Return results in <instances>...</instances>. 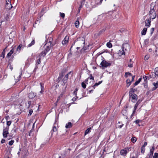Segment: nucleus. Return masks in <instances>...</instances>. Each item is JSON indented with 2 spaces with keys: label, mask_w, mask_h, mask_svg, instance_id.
Masks as SVG:
<instances>
[{
  "label": "nucleus",
  "mask_w": 158,
  "mask_h": 158,
  "mask_svg": "<svg viewBox=\"0 0 158 158\" xmlns=\"http://www.w3.org/2000/svg\"><path fill=\"white\" fill-rule=\"evenodd\" d=\"M127 74L131 76H132V75L131 73L129 72H127L125 73V77H127Z\"/></svg>",
  "instance_id": "37"
},
{
  "label": "nucleus",
  "mask_w": 158,
  "mask_h": 158,
  "mask_svg": "<svg viewBox=\"0 0 158 158\" xmlns=\"http://www.w3.org/2000/svg\"><path fill=\"white\" fill-rule=\"evenodd\" d=\"M102 81H99L98 83L99 85L102 83Z\"/></svg>",
  "instance_id": "61"
},
{
  "label": "nucleus",
  "mask_w": 158,
  "mask_h": 158,
  "mask_svg": "<svg viewBox=\"0 0 158 158\" xmlns=\"http://www.w3.org/2000/svg\"><path fill=\"white\" fill-rule=\"evenodd\" d=\"M40 85L41 87V90L40 91V93L41 94H42L44 92V84L42 82L40 83Z\"/></svg>",
  "instance_id": "21"
},
{
  "label": "nucleus",
  "mask_w": 158,
  "mask_h": 158,
  "mask_svg": "<svg viewBox=\"0 0 158 158\" xmlns=\"http://www.w3.org/2000/svg\"><path fill=\"white\" fill-rule=\"evenodd\" d=\"M52 46L49 44H46L44 46V50L42 51L40 54V57H44L46 55L47 53L50 50L51 47Z\"/></svg>",
  "instance_id": "1"
},
{
  "label": "nucleus",
  "mask_w": 158,
  "mask_h": 158,
  "mask_svg": "<svg viewBox=\"0 0 158 158\" xmlns=\"http://www.w3.org/2000/svg\"><path fill=\"white\" fill-rule=\"evenodd\" d=\"M60 97H61V96H60H60H59V97H58V98L57 99V101H56V102H57L59 101V100H60Z\"/></svg>",
  "instance_id": "59"
},
{
  "label": "nucleus",
  "mask_w": 158,
  "mask_h": 158,
  "mask_svg": "<svg viewBox=\"0 0 158 158\" xmlns=\"http://www.w3.org/2000/svg\"><path fill=\"white\" fill-rule=\"evenodd\" d=\"M148 39H146L144 40V43L145 45H147L148 44Z\"/></svg>",
  "instance_id": "47"
},
{
  "label": "nucleus",
  "mask_w": 158,
  "mask_h": 158,
  "mask_svg": "<svg viewBox=\"0 0 158 158\" xmlns=\"http://www.w3.org/2000/svg\"><path fill=\"white\" fill-rule=\"evenodd\" d=\"M9 127L4 128L3 131V136L4 138H6L9 134Z\"/></svg>",
  "instance_id": "5"
},
{
  "label": "nucleus",
  "mask_w": 158,
  "mask_h": 158,
  "mask_svg": "<svg viewBox=\"0 0 158 158\" xmlns=\"http://www.w3.org/2000/svg\"><path fill=\"white\" fill-rule=\"evenodd\" d=\"M128 66L130 68L132 67V63H130V64H128Z\"/></svg>",
  "instance_id": "51"
},
{
  "label": "nucleus",
  "mask_w": 158,
  "mask_h": 158,
  "mask_svg": "<svg viewBox=\"0 0 158 158\" xmlns=\"http://www.w3.org/2000/svg\"><path fill=\"white\" fill-rule=\"evenodd\" d=\"M123 50L126 52L129 51L130 49V47L129 44L127 43L123 44L122 48Z\"/></svg>",
  "instance_id": "6"
},
{
  "label": "nucleus",
  "mask_w": 158,
  "mask_h": 158,
  "mask_svg": "<svg viewBox=\"0 0 158 158\" xmlns=\"http://www.w3.org/2000/svg\"><path fill=\"white\" fill-rule=\"evenodd\" d=\"M118 123L119 124H120L119 125H118V127H119L120 128H122V127L123 126V124L122 123L120 124V122H118Z\"/></svg>",
  "instance_id": "46"
},
{
  "label": "nucleus",
  "mask_w": 158,
  "mask_h": 158,
  "mask_svg": "<svg viewBox=\"0 0 158 158\" xmlns=\"http://www.w3.org/2000/svg\"><path fill=\"white\" fill-rule=\"evenodd\" d=\"M5 142V140L4 139H2L1 141V143H4Z\"/></svg>",
  "instance_id": "54"
},
{
  "label": "nucleus",
  "mask_w": 158,
  "mask_h": 158,
  "mask_svg": "<svg viewBox=\"0 0 158 158\" xmlns=\"http://www.w3.org/2000/svg\"><path fill=\"white\" fill-rule=\"evenodd\" d=\"M106 46L108 48H111L112 47V44L110 42H108L107 43Z\"/></svg>",
  "instance_id": "33"
},
{
  "label": "nucleus",
  "mask_w": 158,
  "mask_h": 158,
  "mask_svg": "<svg viewBox=\"0 0 158 158\" xmlns=\"http://www.w3.org/2000/svg\"><path fill=\"white\" fill-rule=\"evenodd\" d=\"M43 58V57H40V55L38 57H37V58L38 59L37 60V63L38 64H40L41 63L40 59Z\"/></svg>",
  "instance_id": "27"
},
{
  "label": "nucleus",
  "mask_w": 158,
  "mask_h": 158,
  "mask_svg": "<svg viewBox=\"0 0 158 158\" xmlns=\"http://www.w3.org/2000/svg\"><path fill=\"white\" fill-rule=\"evenodd\" d=\"M52 40L53 39L52 37H48L47 40V43L46 44H49L50 45H51L52 46H53L54 45V44H52Z\"/></svg>",
  "instance_id": "9"
},
{
  "label": "nucleus",
  "mask_w": 158,
  "mask_h": 158,
  "mask_svg": "<svg viewBox=\"0 0 158 158\" xmlns=\"http://www.w3.org/2000/svg\"><path fill=\"white\" fill-rule=\"evenodd\" d=\"M90 77H90V80H91V79H92L93 80H94V77H92L91 75V76H90Z\"/></svg>",
  "instance_id": "58"
},
{
  "label": "nucleus",
  "mask_w": 158,
  "mask_h": 158,
  "mask_svg": "<svg viewBox=\"0 0 158 158\" xmlns=\"http://www.w3.org/2000/svg\"><path fill=\"white\" fill-rule=\"evenodd\" d=\"M147 28L146 27H144L142 31H141V34L142 35H146V32L147 31Z\"/></svg>",
  "instance_id": "22"
},
{
  "label": "nucleus",
  "mask_w": 158,
  "mask_h": 158,
  "mask_svg": "<svg viewBox=\"0 0 158 158\" xmlns=\"http://www.w3.org/2000/svg\"><path fill=\"white\" fill-rule=\"evenodd\" d=\"M14 48H13L10 50V52L7 54L6 56L8 57H10L11 55L13 53L14 51Z\"/></svg>",
  "instance_id": "20"
},
{
  "label": "nucleus",
  "mask_w": 158,
  "mask_h": 158,
  "mask_svg": "<svg viewBox=\"0 0 158 158\" xmlns=\"http://www.w3.org/2000/svg\"><path fill=\"white\" fill-rule=\"evenodd\" d=\"M143 78L145 81L147 79V77L146 76H145L144 77H143Z\"/></svg>",
  "instance_id": "55"
},
{
  "label": "nucleus",
  "mask_w": 158,
  "mask_h": 158,
  "mask_svg": "<svg viewBox=\"0 0 158 158\" xmlns=\"http://www.w3.org/2000/svg\"><path fill=\"white\" fill-rule=\"evenodd\" d=\"M72 101H75L76 100V98H75V97H73L72 98Z\"/></svg>",
  "instance_id": "57"
},
{
  "label": "nucleus",
  "mask_w": 158,
  "mask_h": 158,
  "mask_svg": "<svg viewBox=\"0 0 158 158\" xmlns=\"http://www.w3.org/2000/svg\"><path fill=\"white\" fill-rule=\"evenodd\" d=\"M140 122H141L140 120L139 119L135 121V123L137 124L139 123Z\"/></svg>",
  "instance_id": "50"
},
{
  "label": "nucleus",
  "mask_w": 158,
  "mask_h": 158,
  "mask_svg": "<svg viewBox=\"0 0 158 158\" xmlns=\"http://www.w3.org/2000/svg\"><path fill=\"white\" fill-rule=\"evenodd\" d=\"M145 147H142L141 149V152L142 153H144L145 152Z\"/></svg>",
  "instance_id": "36"
},
{
  "label": "nucleus",
  "mask_w": 158,
  "mask_h": 158,
  "mask_svg": "<svg viewBox=\"0 0 158 158\" xmlns=\"http://www.w3.org/2000/svg\"><path fill=\"white\" fill-rule=\"evenodd\" d=\"M14 140H11L9 142V144L10 145H12L13 144V143H14Z\"/></svg>",
  "instance_id": "34"
},
{
  "label": "nucleus",
  "mask_w": 158,
  "mask_h": 158,
  "mask_svg": "<svg viewBox=\"0 0 158 158\" xmlns=\"http://www.w3.org/2000/svg\"><path fill=\"white\" fill-rule=\"evenodd\" d=\"M130 96V94L129 95ZM131 101L132 102H136L137 99V95L135 94H133L131 95Z\"/></svg>",
  "instance_id": "8"
},
{
  "label": "nucleus",
  "mask_w": 158,
  "mask_h": 158,
  "mask_svg": "<svg viewBox=\"0 0 158 158\" xmlns=\"http://www.w3.org/2000/svg\"><path fill=\"white\" fill-rule=\"evenodd\" d=\"M150 19H154L156 17V13L155 10L153 9L150 10L149 12Z\"/></svg>",
  "instance_id": "4"
},
{
  "label": "nucleus",
  "mask_w": 158,
  "mask_h": 158,
  "mask_svg": "<svg viewBox=\"0 0 158 158\" xmlns=\"http://www.w3.org/2000/svg\"><path fill=\"white\" fill-rule=\"evenodd\" d=\"M11 0H6V8L8 10H10L12 7L11 3Z\"/></svg>",
  "instance_id": "7"
},
{
  "label": "nucleus",
  "mask_w": 158,
  "mask_h": 158,
  "mask_svg": "<svg viewBox=\"0 0 158 158\" xmlns=\"http://www.w3.org/2000/svg\"><path fill=\"white\" fill-rule=\"evenodd\" d=\"M111 65V63L108 62L105 60H103L101 63L100 66L102 69H104L110 66Z\"/></svg>",
  "instance_id": "2"
},
{
  "label": "nucleus",
  "mask_w": 158,
  "mask_h": 158,
  "mask_svg": "<svg viewBox=\"0 0 158 158\" xmlns=\"http://www.w3.org/2000/svg\"><path fill=\"white\" fill-rule=\"evenodd\" d=\"M22 71L21 70L20 73V74L18 76V75L17 74H16L15 76V80H16L15 82H18V81H19L20 79V78L21 76L22 73Z\"/></svg>",
  "instance_id": "10"
},
{
  "label": "nucleus",
  "mask_w": 158,
  "mask_h": 158,
  "mask_svg": "<svg viewBox=\"0 0 158 158\" xmlns=\"http://www.w3.org/2000/svg\"><path fill=\"white\" fill-rule=\"evenodd\" d=\"M91 129V128L89 127L87 129L85 132V135H86L88 133H89V132H90V130Z\"/></svg>",
  "instance_id": "26"
},
{
  "label": "nucleus",
  "mask_w": 158,
  "mask_h": 158,
  "mask_svg": "<svg viewBox=\"0 0 158 158\" xmlns=\"http://www.w3.org/2000/svg\"><path fill=\"white\" fill-rule=\"evenodd\" d=\"M60 16L61 17H62L63 18H64V17H65V14L64 13H63L60 12Z\"/></svg>",
  "instance_id": "43"
},
{
  "label": "nucleus",
  "mask_w": 158,
  "mask_h": 158,
  "mask_svg": "<svg viewBox=\"0 0 158 158\" xmlns=\"http://www.w3.org/2000/svg\"><path fill=\"white\" fill-rule=\"evenodd\" d=\"M57 131V130L56 127L55 126H54L52 127V128L51 131V135H52L53 132H56Z\"/></svg>",
  "instance_id": "24"
},
{
  "label": "nucleus",
  "mask_w": 158,
  "mask_h": 158,
  "mask_svg": "<svg viewBox=\"0 0 158 158\" xmlns=\"http://www.w3.org/2000/svg\"><path fill=\"white\" fill-rule=\"evenodd\" d=\"M154 31V28H151L150 30V34L151 35H152V34Z\"/></svg>",
  "instance_id": "44"
},
{
  "label": "nucleus",
  "mask_w": 158,
  "mask_h": 158,
  "mask_svg": "<svg viewBox=\"0 0 158 158\" xmlns=\"http://www.w3.org/2000/svg\"><path fill=\"white\" fill-rule=\"evenodd\" d=\"M75 24L76 27L77 28H78L79 27V21L77 19V20L75 22Z\"/></svg>",
  "instance_id": "29"
},
{
  "label": "nucleus",
  "mask_w": 158,
  "mask_h": 158,
  "mask_svg": "<svg viewBox=\"0 0 158 158\" xmlns=\"http://www.w3.org/2000/svg\"><path fill=\"white\" fill-rule=\"evenodd\" d=\"M21 47L22 46L21 44H20L17 48V51H19L21 49Z\"/></svg>",
  "instance_id": "35"
},
{
  "label": "nucleus",
  "mask_w": 158,
  "mask_h": 158,
  "mask_svg": "<svg viewBox=\"0 0 158 158\" xmlns=\"http://www.w3.org/2000/svg\"><path fill=\"white\" fill-rule=\"evenodd\" d=\"M141 78H139L138 81H137L135 82V83L134 84L135 85V86L137 85L141 81Z\"/></svg>",
  "instance_id": "31"
},
{
  "label": "nucleus",
  "mask_w": 158,
  "mask_h": 158,
  "mask_svg": "<svg viewBox=\"0 0 158 158\" xmlns=\"http://www.w3.org/2000/svg\"><path fill=\"white\" fill-rule=\"evenodd\" d=\"M131 148H130L127 147L121 150L120 152V154L122 156H126Z\"/></svg>",
  "instance_id": "3"
},
{
  "label": "nucleus",
  "mask_w": 158,
  "mask_h": 158,
  "mask_svg": "<svg viewBox=\"0 0 158 158\" xmlns=\"http://www.w3.org/2000/svg\"><path fill=\"white\" fill-rule=\"evenodd\" d=\"M151 19H146L145 22V26L149 27L151 25Z\"/></svg>",
  "instance_id": "13"
},
{
  "label": "nucleus",
  "mask_w": 158,
  "mask_h": 158,
  "mask_svg": "<svg viewBox=\"0 0 158 158\" xmlns=\"http://www.w3.org/2000/svg\"><path fill=\"white\" fill-rule=\"evenodd\" d=\"M154 148L153 147H152V148L150 149V152L149 154V158H152L154 152Z\"/></svg>",
  "instance_id": "14"
},
{
  "label": "nucleus",
  "mask_w": 158,
  "mask_h": 158,
  "mask_svg": "<svg viewBox=\"0 0 158 158\" xmlns=\"http://www.w3.org/2000/svg\"><path fill=\"white\" fill-rule=\"evenodd\" d=\"M69 37L68 36H66L65 37L64 39L62 42V44L64 45L66 44L68 42Z\"/></svg>",
  "instance_id": "11"
},
{
  "label": "nucleus",
  "mask_w": 158,
  "mask_h": 158,
  "mask_svg": "<svg viewBox=\"0 0 158 158\" xmlns=\"http://www.w3.org/2000/svg\"><path fill=\"white\" fill-rule=\"evenodd\" d=\"M135 77V76H132V81H131V82H132L133 81H134V79Z\"/></svg>",
  "instance_id": "56"
},
{
  "label": "nucleus",
  "mask_w": 158,
  "mask_h": 158,
  "mask_svg": "<svg viewBox=\"0 0 158 158\" xmlns=\"http://www.w3.org/2000/svg\"><path fill=\"white\" fill-rule=\"evenodd\" d=\"M153 158H158V153H155L154 155L153 156Z\"/></svg>",
  "instance_id": "41"
},
{
  "label": "nucleus",
  "mask_w": 158,
  "mask_h": 158,
  "mask_svg": "<svg viewBox=\"0 0 158 158\" xmlns=\"http://www.w3.org/2000/svg\"><path fill=\"white\" fill-rule=\"evenodd\" d=\"M7 47H6L5 48H4L2 52V54L0 56V57H2V59L4 58L5 57V55L6 52V50L7 49Z\"/></svg>",
  "instance_id": "18"
},
{
  "label": "nucleus",
  "mask_w": 158,
  "mask_h": 158,
  "mask_svg": "<svg viewBox=\"0 0 158 158\" xmlns=\"http://www.w3.org/2000/svg\"><path fill=\"white\" fill-rule=\"evenodd\" d=\"M154 87H153L152 89V90H155L158 87V85L157 82L156 83H153Z\"/></svg>",
  "instance_id": "25"
},
{
  "label": "nucleus",
  "mask_w": 158,
  "mask_h": 158,
  "mask_svg": "<svg viewBox=\"0 0 158 158\" xmlns=\"http://www.w3.org/2000/svg\"><path fill=\"white\" fill-rule=\"evenodd\" d=\"M105 30L104 29H103L102 30L100 31L98 33V34L99 35L101 34L102 32L105 31Z\"/></svg>",
  "instance_id": "45"
},
{
  "label": "nucleus",
  "mask_w": 158,
  "mask_h": 158,
  "mask_svg": "<svg viewBox=\"0 0 158 158\" xmlns=\"http://www.w3.org/2000/svg\"><path fill=\"white\" fill-rule=\"evenodd\" d=\"M126 52L124 50H123V48H122L121 50H119L118 51V54L119 56H121L122 55H124Z\"/></svg>",
  "instance_id": "15"
},
{
  "label": "nucleus",
  "mask_w": 158,
  "mask_h": 158,
  "mask_svg": "<svg viewBox=\"0 0 158 158\" xmlns=\"http://www.w3.org/2000/svg\"><path fill=\"white\" fill-rule=\"evenodd\" d=\"M31 131H30L29 132V135H30V134L31 133Z\"/></svg>",
  "instance_id": "62"
},
{
  "label": "nucleus",
  "mask_w": 158,
  "mask_h": 158,
  "mask_svg": "<svg viewBox=\"0 0 158 158\" xmlns=\"http://www.w3.org/2000/svg\"><path fill=\"white\" fill-rule=\"evenodd\" d=\"M72 127V124L71 122H69L68 123L66 124L65 127L66 128H69L71 127Z\"/></svg>",
  "instance_id": "23"
},
{
  "label": "nucleus",
  "mask_w": 158,
  "mask_h": 158,
  "mask_svg": "<svg viewBox=\"0 0 158 158\" xmlns=\"http://www.w3.org/2000/svg\"><path fill=\"white\" fill-rule=\"evenodd\" d=\"M98 85H99V84H98V83H95V84L93 86V88L94 89H95V86H98Z\"/></svg>",
  "instance_id": "49"
},
{
  "label": "nucleus",
  "mask_w": 158,
  "mask_h": 158,
  "mask_svg": "<svg viewBox=\"0 0 158 158\" xmlns=\"http://www.w3.org/2000/svg\"><path fill=\"white\" fill-rule=\"evenodd\" d=\"M33 112V110H29V114L31 115Z\"/></svg>",
  "instance_id": "52"
},
{
  "label": "nucleus",
  "mask_w": 158,
  "mask_h": 158,
  "mask_svg": "<svg viewBox=\"0 0 158 158\" xmlns=\"http://www.w3.org/2000/svg\"><path fill=\"white\" fill-rule=\"evenodd\" d=\"M137 140V139L135 137H132L131 139V141L133 143H135Z\"/></svg>",
  "instance_id": "32"
},
{
  "label": "nucleus",
  "mask_w": 158,
  "mask_h": 158,
  "mask_svg": "<svg viewBox=\"0 0 158 158\" xmlns=\"http://www.w3.org/2000/svg\"><path fill=\"white\" fill-rule=\"evenodd\" d=\"M155 74L158 76V68H156L155 69Z\"/></svg>",
  "instance_id": "38"
},
{
  "label": "nucleus",
  "mask_w": 158,
  "mask_h": 158,
  "mask_svg": "<svg viewBox=\"0 0 158 158\" xmlns=\"http://www.w3.org/2000/svg\"><path fill=\"white\" fill-rule=\"evenodd\" d=\"M71 73H72V72H70L65 76V77L64 79V85L65 83L66 82V81L67 80V79H68L69 75V74H71Z\"/></svg>",
  "instance_id": "17"
},
{
  "label": "nucleus",
  "mask_w": 158,
  "mask_h": 158,
  "mask_svg": "<svg viewBox=\"0 0 158 158\" xmlns=\"http://www.w3.org/2000/svg\"><path fill=\"white\" fill-rule=\"evenodd\" d=\"M36 94L33 92L30 93L28 95V97L29 98L32 99L35 96Z\"/></svg>",
  "instance_id": "19"
},
{
  "label": "nucleus",
  "mask_w": 158,
  "mask_h": 158,
  "mask_svg": "<svg viewBox=\"0 0 158 158\" xmlns=\"http://www.w3.org/2000/svg\"><path fill=\"white\" fill-rule=\"evenodd\" d=\"M11 124V122L10 121H8L6 122L7 125L9 126Z\"/></svg>",
  "instance_id": "48"
},
{
  "label": "nucleus",
  "mask_w": 158,
  "mask_h": 158,
  "mask_svg": "<svg viewBox=\"0 0 158 158\" xmlns=\"http://www.w3.org/2000/svg\"><path fill=\"white\" fill-rule=\"evenodd\" d=\"M10 69H11V70H12L13 68H12V67H11V65H10Z\"/></svg>",
  "instance_id": "63"
},
{
  "label": "nucleus",
  "mask_w": 158,
  "mask_h": 158,
  "mask_svg": "<svg viewBox=\"0 0 158 158\" xmlns=\"http://www.w3.org/2000/svg\"><path fill=\"white\" fill-rule=\"evenodd\" d=\"M138 105H139V103H138V102H137L135 105L134 106V110L133 111L132 113L131 116V118H132L133 116L135 114V110H136Z\"/></svg>",
  "instance_id": "12"
},
{
  "label": "nucleus",
  "mask_w": 158,
  "mask_h": 158,
  "mask_svg": "<svg viewBox=\"0 0 158 158\" xmlns=\"http://www.w3.org/2000/svg\"><path fill=\"white\" fill-rule=\"evenodd\" d=\"M35 43V40H33L31 42V43H30V44H29L28 46H27V47H31V46L33 45Z\"/></svg>",
  "instance_id": "30"
},
{
  "label": "nucleus",
  "mask_w": 158,
  "mask_h": 158,
  "mask_svg": "<svg viewBox=\"0 0 158 158\" xmlns=\"http://www.w3.org/2000/svg\"><path fill=\"white\" fill-rule=\"evenodd\" d=\"M63 76V73H60L59 74V77L58 78V79H61V78H62Z\"/></svg>",
  "instance_id": "40"
},
{
  "label": "nucleus",
  "mask_w": 158,
  "mask_h": 158,
  "mask_svg": "<svg viewBox=\"0 0 158 158\" xmlns=\"http://www.w3.org/2000/svg\"><path fill=\"white\" fill-rule=\"evenodd\" d=\"M88 78L87 79L85 80V81L81 83V86L82 87L84 88L85 89L86 87V84H88L87 82L88 81Z\"/></svg>",
  "instance_id": "16"
},
{
  "label": "nucleus",
  "mask_w": 158,
  "mask_h": 158,
  "mask_svg": "<svg viewBox=\"0 0 158 158\" xmlns=\"http://www.w3.org/2000/svg\"><path fill=\"white\" fill-rule=\"evenodd\" d=\"M131 81L129 79H128L126 81L127 85V87L129 86L130 85Z\"/></svg>",
  "instance_id": "28"
},
{
  "label": "nucleus",
  "mask_w": 158,
  "mask_h": 158,
  "mask_svg": "<svg viewBox=\"0 0 158 158\" xmlns=\"http://www.w3.org/2000/svg\"><path fill=\"white\" fill-rule=\"evenodd\" d=\"M149 57V56L148 55H147L145 56L144 59L145 60H148Z\"/></svg>",
  "instance_id": "42"
},
{
  "label": "nucleus",
  "mask_w": 158,
  "mask_h": 158,
  "mask_svg": "<svg viewBox=\"0 0 158 158\" xmlns=\"http://www.w3.org/2000/svg\"><path fill=\"white\" fill-rule=\"evenodd\" d=\"M77 90H78V89H76L73 92V95H75L76 97H77L76 95H77Z\"/></svg>",
  "instance_id": "39"
},
{
  "label": "nucleus",
  "mask_w": 158,
  "mask_h": 158,
  "mask_svg": "<svg viewBox=\"0 0 158 158\" xmlns=\"http://www.w3.org/2000/svg\"><path fill=\"white\" fill-rule=\"evenodd\" d=\"M103 0H100V4H101Z\"/></svg>",
  "instance_id": "64"
},
{
  "label": "nucleus",
  "mask_w": 158,
  "mask_h": 158,
  "mask_svg": "<svg viewBox=\"0 0 158 158\" xmlns=\"http://www.w3.org/2000/svg\"><path fill=\"white\" fill-rule=\"evenodd\" d=\"M147 145V142H145L144 143L142 147H145Z\"/></svg>",
  "instance_id": "53"
},
{
  "label": "nucleus",
  "mask_w": 158,
  "mask_h": 158,
  "mask_svg": "<svg viewBox=\"0 0 158 158\" xmlns=\"http://www.w3.org/2000/svg\"><path fill=\"white\" fill-rule=\"evenodd\" d=\"M93 91V90H89V93H91Z\"/></svg>",
  "instance_id": "60"
}]
</instances>
